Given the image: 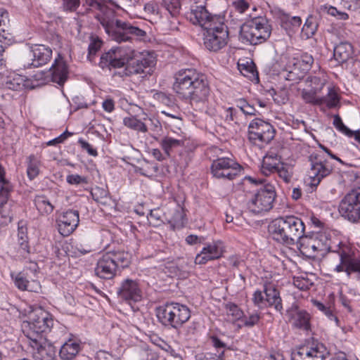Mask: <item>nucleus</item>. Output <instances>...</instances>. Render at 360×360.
<instances>
[{"label": "nucleus", "instance_id": "nucleus-27", "mask_svg": "<svg viewBox=\"0 0 360 360\" xmlns=\"http://www.w3.org/2000/svg\"><path fill=\"white\" fill-rule=\"evenodd\" d=\"M264 292L265 294L266 307H274L276 311L281 313L283 311L282 300L276 285L271 283H264Z\"/></svg>", "mask_w": 360, "mask_h": 360}, {"label": "nucleus", "instance_id": "nucleus-10", "mask_svg": "<svg viewBox=\"0 0 360 360\" xmlns=\"http://www.w3.org/2000/svg\"><path fill=\"white\" fill-rule=\"evenodd\" d=\"M310 168L308 172V185L316 188L321 181L330 176L334 169L333 165L330 162L323 151L316 150L309 156Z\"/></svg>", "mask_w": 360, "mask_h": 360}, {"label": "nucleus", "instance_id": "nucleus-21", "mask_svg": "<svg viewBox=\"0 0 360 360\" xmlns=\"http://www.w3.org/2000/svg\"><path fill=\"white\" fill-rule=\"evenodd\" d=\"M79 222V211L68 210L60 214L57 219L58 232L63 236H68L77 229Z\"/></svg>", "mask_w": 360, "mask_h": 360}, {"label": "nucleus", "instance_id": "nucleus-40", "mask_svg": "<svg viewBox=\"0 0 360 360\" xmlns=\"http://www.w3.org/2000/svg\"><path fill=\"white\" fill-rule=\"evenodd\" d=\"M318 94L319 93L305 88L302 90L301 96L306 103L314 105H321V100H320L321 96H318Z\"/></svg>", "mask_w": 360, "mask_h": 360}, {"label": "nucleus", "instance_id": "nucleus-20", "mask_svg": "<svg viewBox=\"0 0 360 360\" xmlns=\"http://www.w3.org/2000/svg\"><path fill=\"white\" fill-rule=\"evenodd\" d=\"M224 246L220 240L206 243L201 251L195 256V264H205L210 261L218 259L223 256Z\"/></svg>", "mask_w": 360, "mask_h": 360}, {"label": "nucleus", "instance_id": "nucleus-55", "mask_svg": "<svg viewBox=\"0 0 360 360\" xmlns=\"http://www.w3.org/2000/svg\"><path fill=\"white\" fill-rule=\"evenodd\" d=\"M164 7L173 15L180 8V3L179 0H162Z\"/></svg>", "mask_w": 360, "mask_h": 360}, {"label": "nucleus", "instance_id": "nucleus-15", "mask_svg": "<svg viewBox=\"0 0 360 360\" xmlns=\"http://www.w3.org/2000/svg\"><path fill=\"white\" fill-rule=\"evenodd\" d=\"M329 355L327 348L319 342H308L292 352V360H325Z\"/></svg>", "mask_w": 360, "mask_h": 360}, {"label": "nucleus", "instance_id": "nucleus-43", "mask_svg": "<svg viewBox=\"0 0 360 360\" xmlns=\"http://www.w3.org/2000/svg\"><path fill=\"white\" fill-rule=\"evenodd\" d=\"M314 305L321 311H322L330 321H335L336 326H339V319L334 314L333 311L326 306H325L323 303L314 300L313 301Z\"/></svg>", "mask_w": 360, "mask_h": 360}, {"label": "nucleus", "instance_id": "nucleus-26", "mask_svg": "<svg viewBox=\"0 0 360 360\" xmlns=\"http://www.w3.org/2000/svg\"><path fill=\"white\" fill-rule=\"evenodd\" d=\"M50 71L53 82L63 86L67 81L69 75L68 66L60 55L55 59Z\"/></svg>", "mask_w": 360, "mask_h": 360}, {"label": "nucleus", "instance_id": "nucleus-57", "mask_svg": "<svg viewBox=\"0 0 360 360\" xmlns=\"http://www.w3.org/2000/svg\"><path fill=\"white\" fill-rule=\"evenodd\" d=\"M304 248L307 250L308 252L313 254V256L320 255V252L316 251V243L314 241L311 237L307 238L303 244Z\"/></svg>", "mask_w": 360, "mask_h": 360}, {"label": "nucleus", "instance_id": "nucleus-56", "mask_svg": "<svg viewBox=\"0 0 360 360\" xmlns=\"http://www.w3.org/2000/svg\"><path fill=\"white\" fill-rule=\"evenodd\" d=\"M232 5L234 9L240 13H244L250 8V4L247 0H236Z\"/></svg>", "mask_w": 360, "mask_h": 360}, {"label": "nucleus", "instance_id": "nucleus-45", "mask_svg": "<svg viewBox=\"0 0 360 360\" xmlns=\"http://www.w3.org/2000/svg\"><path fill=\"white\" fill-rule=\"evenodd\" d=\"M25 80L20 75H15L13 78L9 77L6 82V87L18 91L22 89L25 86Z\"/></svg>", "mask_w": 360, "mask_h": 360}, {"label": "nucleus", "instance_id": "nucleus-28", "mask_svg": "<svg viewBox=\"0 0 360 360\" xmlns=\"http://www.w3.org/2000/svg\"><path fill=\"white\" fill-rule=\"evenodd\" d=\"M282 164L281 156L274 153H268L263 159L261 171L264 175L268 176L275 173Z\"/></svg>", "mask_w": 360, "mask_h": 360}, {"label": "nucleus", "instance_id": "nucleus-54", "mask_svg": "<svg viewBox=\"0 0 360 360\" xmlns=\"http://www.w3.org/2000/svg\"><path fill=\"white\" fill-rule=\"evenodd\" d=\"M75 252L76 255H84L91 252L94 250L92 246L89 243H77L74 246Z\"/></svg>", "mask_w": 360, "mask_h": 360}, {"label": "nucleus", "instance_id": "nucleus-41", "mask_svg": "<svg viewBox=\"0 0 360 360\" xmlns=\"http://www.w3.org/2000/svg\"><path fill=\"white\" fill-rule=\"evenodd\" d=\"M326 83L325 79L316 76L308 77L305 80L307 88L319 93L321 92Z\"/></svg>", "mask_w": 360, "mask_h": 360}, {"label": "nucleus", "instance_id": "nucleus-7", "mask_svg": "<svg viewBox=\"0 0 360 360\" xmlns=\"http://www.w3.org/2000/svg\"><path fill=\"white\" fill-rule=\"evenodd\" d=\"M129 263L128 252L123 250L107 252L98 259L95 272L101 278L111 279L117 271L127 267Z\"/></svg>", "mask_w": 360, "mask_h": 360}, {"label": "nucleus", "instance_id": "nucleus-2", "mask_svg": "<svg viewBox=\"0 0 360 360\" xmlns=\"http://www.w3.org/2000/svg\"><path fill=\"white\" fill-rule=\"evenodd\" d=\"M100 65L120 68L125 66L122 72H116L121 77L144 73L148 68L154 65V58L148 52H137L132 47H112L101 57Z\"/></svg>", "mask_w": 360, "mask_h": 360}, {"label": "nucleus", "instance_id": "nucleus-1", "mask_svg": "<svg viewBox=\"0 0 360 360\" xmlns=\"http://www.w3.org/2000/svg\"><path fill=\"white\" fill-rule=\"evenodd\" d=\"M173 89L178 96L202 111L207 105L210 89L207 77L194 68L179 70L174 75Z\"/></svg>", "mask_w": 360, "mask_h": 360}, {"label": "nucleus", "instance_id": "nucleus-42", "mask_svg": "<svg viewBox=\"0 0 360 360\" xmlns=\"http://www.w3.org/2000/svg\"><path fill=\"white\" fill-rule=\"evenodd\" d=\"M225 309L227 316H231L233 321L240 320L243 317V311L234 303L226 304Z\"/></svg>", "mask_w": 360, "mask_h": 360}, {"label": "nucleus", "instance_id": "nucleus-39", "mask_svg": "<svg viewBox=\"0 0 360 360\" xmlns=\"http://www.w3.org/2000/svg\"><path fill=\"white\" fill-rule=\"evenodd\" d=\"M240 72L251 80L259 81L258 73L255 65L252 62H247L245 64H238Z\"/></svg>", "mask_w": 360, "mask_h": 360}, {"label": "nucleus", "instance_id": "nucleus-30", "mask_svg": "<svg viewBox=\"0 0 360 360\" xmlns=\"http://www.w3.org/2000/svg\"><path fill=\"white\" fill-rule=\"evenodd\" d=\"M353 48L349 42H340L334 48V58L339 63L347 62L352 56Z\"/></svg>", "mask_w": 360, "mask_h": 360}, {"label": "nucleus", "instance_id": "nucleus-5", "mask_svg": "<svg viewBox=\"0 0 360 360\" xmlns=\"http://www.w3.org/2000/svg\"><path fill=\"white\" fill-rule=\"evenodd\" d=\"M101 25L109 37L118 43L130 41L134 36L141 37L146 35V32L143 30L129 22L117 19L115 11H112V15L103 19Z\"/></svg>", "mask_w": 360, "mask_h": 360}, {"label": "nucleus", "instance_id": "nucleus-37", "mask_svg": "<svg viewBox=\"0 0 360 360\" xmlns=\"http://www.w3.org/2000/svg\"><path fill=\"white\" fill-rule=\"evenodd\" d=\"M34 204L38 211L42 214H49L54 209V206L44 195L36 196Z\"/></svg>", "mask_w": 360, "mask_h": 360}, {"label": "nucleus", "instance_id": "nucleus-61", "mask_svg": "<svg viewBox=\"0 0 360 360\" xmlns=\"http://www.w3.org/2000/svg\"><path fill=\"white\" fill-rule=\"evenodd\" d=\"M11 221L8 211L4 207H0V227L8 225Z\"/></svg>", "mask_w": 360, "mask_h": 360}, {"label": "nucleus", "instance_id": "nucleus-35", "mask_svg": "<svg viewBox=\"0 0 360 360\" xmlns=\"http://www.w3.org/2000/svg\"><path fill=\"white\" fill-rule=\"evenodd\" d=\"M160 144L166 155L169 156L172 150L181 146L184 141L170 136H165L160 140Z\"/></svg>", "mask_w": 360, "mask_h": 360}, {"label": "nucleus", "instance_id": "nucleus-11", "mask_svg": "<svg viewBox=\"0 0 360 360\" xmlns=\"http://www.w3.org/2000/svg\"><path fill=\"white\" fill-rule=\"evenodd\" d=\"M204 30V45L210 51L217 52L228 44L229 30L224 22V18H219Z\"/></svg>", "mask_w": 360, "mask_h": 360}, {"label": "nucleus", "instance_id": "nucleus-52", "mask_svg": "<svg viewBox=\"0 0 360 360\" xmlns=\"http://www.w3.org/2000/svg\"><path fill=\"white\" fill-rule=\"evenodd\" d=\"M66 181L71 185H79L88 184V178L77 174H69L66 176Z\"/></svg>", "mask_w": 360, "mask_h": 360}, {"label": "nucleus", "instance_id": "nucleus-9", "mask_svg": "<svg viewBox=\"0 0 360 360\" xmlns=\"http://www.w3.org/2000/svg\"><path fill=\"white\" fill-rule=\"evenodd\" d=\"M271 25L265 16H258L241 26L240 39L243 42L257 45L266 41L271 36Z\"/></svg>", "mask_w": 360, "mask_h": 360}, {"label": "nucleus", "instance_id": "nucleus-12", "mask_svg": "<svg viewBox=\"0 0 360 360\" xmlns=\"http://www.w3.org/2000/svg\"><path fill=\"white\" fill-rule=\"evenodd\" d=\"M276 197L275 186L266 184L260 187L248 202V207L252 212L259 214L272 209Z\"/></svg>", "mask_w": 360, "mask_h": 360}, {"label": "nucleus", "instance_id": "nucleus-33", "mask_svg": "<svg viewBox=\"0 0 360 360\" xmlns=\"http://www.w3.org/2000/svg\"><path fill=\"white\" fill-rule=\"evenodd\" d=\"M321 105L325 104L329 109L340 106V98L333 86L328 88V93L325 96H321Z\"/></svg>", "mask_w": 360, "mask_h": 360}, {"label": "nucleus", "instance_id": "nucleus-60", "mask_svg": "<svg viewBox=\"0 0 360 360\" xmlns=\"http://www.w3.org/2000/svg\"><path fill=\"white\" fill-rule=\"evenodd\" d=\"M10 192L9 185H1L0 189V207H4V205L7 202L8 193Z\"/></svg>", "mask_w": 360, "mask_h": 360}, {"label": "nucleus", "instance_id": "nucleus-6", "mask_svg": "<svg viewBox=\"0 0 360 360\" xmlns=\"http://www.w3.org/2000/svg\"><path fill=\"white\" fill-rule=\"evenodd\" d=\"M158 321L165 327L179 329L191 317L189 308L178 302H166L156 309Z\"/></svg>", "mask_w": 360, "mask_h": 360}, {"label": "nucleus", "instance_id": "nucleus-18", "mask_svg": "<svg viewBox=\"0 0 360 360\" xmlns=\"http://www.w3.org/2000/svg\"><path fill=\"white\" fill-rule=\"evenodd\" d=\"M314 63V58L311 55L307 53L297 55L294 57H289L286 65V71L288 74L286 79L296 82L300 79L302 75L309 70Z\"/></svg>", "mask_w": 360, "mask_h": 360}, {"label": "nucleus", "instance_id": "nucleus-59", "mask_svg": "<svg viewBox=\"0 0 360 360\" xmlns=\"http://www.w3.org/2000/svg\"><path fill=\"white\" fill-rule=\"evenodd\" d=\"M143 120H148L150 122L149 129L155 132L159 133L162 130V125L158 119L155 117H144Z\"/></svg>", "mask_w": 360, "mask_h": 360}, {"label": "nucleus", "instance_id": "nucleus-14", "mask_svg": "<svg viewBox=\"0 0 360 360\" xmlns=\"http://www.w3.org/2000/svg\"><path fill=\"white\" fill-rule=\"evenodd\" d=\"M242 172V167L233 159L219 158L214 160L211 165V173L216 179L233 180Z\"/></svg>", "mask_w": 360, "mask_h": 360}, {"label": "nucleus", "instance_id": "nucleus-46", "mask_svg": "<svg viewBox=\"0 0 360 360\" xmlns=\"http://www.w3.org/2000/svg\"><path fill=\"white\" fill-rule=\"evenodd\" d=\"M276 172L285 183H289L290 181L292 176V169L288 165L283 163Z\"/></svg>", "mask_w": 360, "mask_h": 360}, {"label": "nucleus", "instance_id": "nucleus-29", "mask_svg": "<svg viewBox=\"0 0 360 360\" xmlns=\"http://www.w3.org/2000/svg\"><path fill=\"white\" fill-rule=\"evenodd\" d=\"M80 345L75 340L69 339L61 346L59 355L63 360H71L79 352Z\"/></svg>", "mask_w": 360, "mask_h": 360}, {"label": "nucleus", "instance_id": "nucleus-48", "mask_svg": "<svg viewBox=\"0 0 360 360\" xmlns=\"http://www.w3.org/2000/svg\"><path fill=\"white\" fill-rule=\"evenodd\" d=\"M18 238L20 244V251H22V254L29 253V245L27 240V237L23 228L18 229Z\"/></svg>", "mask_w": 360, "mask_h": 360}, {"label": "nucleus", "instance_id": "nucleus-22", "mask_svg": "<svg viewBox=\"0 0 360 360\" xmlns=\"http://www.w3.org/2000/svg\"><path fill=\"white\" fill-rule=\"evenodd\" d=\"M119 297L126 301L139 302L142 298V291L136 281L127 278L117 290Z\"/></svg>", "mask_w": 360, "mask_h": 360}, {"label": "nucleus", "instance_id": "nucleus-50", "mask_svg": "<svg viewBox=\"0 0 360 360\" xmlns=\"http://www.w3.org/2000/svg\"><path fill=\"white\" fill-rule=\"evenodd\" d=\"M252 302L255 307L263 309L266 307V301L265 300V296L263 295L262 291L257 290H255L252 295Z\"/></svg>", "mask_w": 360, "mask_h": 360}, {"label": "nucleus", "instance_id": "nucleus-3", "mask_svg": "<svg viewBox=\"0 0 360 360\" xmlns=\"http://www.w3.org/2000/svg\"><path fill=\"white\" fill-rule=\"evenodd\" d=\"M311 238L316 243V251L320 252L321 256L327 252H331L338 258L339 262L333 269L335 272H345L349 278L352 274H355L356 278L360 280V257L354 245L347 242H340L333 249L330 239L326 233H316Z\"/></svg>", "mask_w": 360, "mask_h": 360}, {"label": "nucleus", "instance_id": "nucleus-47", "mask_svg": "<svg viewBox=\"0 0 360 360\" xmlns=\"http://www.w3.org/2000/svg\"><path fill=\"white\" fill-rule=\"evenodd\" d=\"M333 124L338 131L345 136L352 134V130L345 125L339 115H335L333 116Z\"/></svg>", "mask_w": 360, "mask_h": 360}, {"label": "nucleus", "instance_id": "nucleus-13", "mask_svg": "<svg viewBox=\"0 0 360 360\" xmlns=\"http://www.w3.org/2000/svg\"><path fill=\"white\" fill-rule=\"evenodd\" d=\"M274 127L263 120L256 118L248 125V139L255 145L268 144L275 136Z\"/></svg>", "mask_w": 360, "mask_h": 360}, {"label": "nucleus", "instance_id": "nucleus-17", "mask_svg": "<svg viewBox=\"0 0 360 360\" xmlns=\"http://www.w3.org/2000/svg\"><path fill=\"white\" fill-rule=\"evenodd\" d=\"M52 50L43 44L30 46L28 51L23 56L25 68H38L46 64L51 58Z\"/></svg>", "mask_w": 360, "mask_h": 360}, {"label": "nucleus", "instance_id": "nucleus-16", "mask_svg": "<svg viewBox=\"0 0 360 360\" xmlns=\"http://www.w3.org/2000/svg\"><path fill=\"white\" fill-rule=\"evenodd\" d=\"M339 212L345 219L356 222L360 219V187L352 189L340 202Z\"/></svg>", "mask_w": 360, "mask_h": 360}, {"label": "nucleus", "instance_id": "nucleus-63", "mask_svg": "<svg viewBox=\"0 0 360 360\" xmlns=\"http://www.w3.org/2000/svg\"><path fill=\"white\" fill-rule=\"evenodd\" d=\"M212 345L217 350L222 349L226 347V344L221 341L217 336L212 335L210 338Z\"/></svg>", "mask_w": 360, "mask_h": 360}, {"label": "nucleus", "instance_id": "nucleus-64", "mask_svg": "<svg viewBox=\"0 0 360 360\" xmlns=\"http://www.w3.org/2000/svg\"><path fill=\"white\" fill-rule=\"evenodd\" d=\"M224 351H221L219 354L206 353L203 357H199V360H224Z\"/></svg>", "mask_w": 360, "mask_h": 360}, {"label": "nucleus", "instance_id": "nucleus-53", "mask_svg": "<svg viewBox=\"0 0 360 360\" xmlns=\"http://www.w3.org/2000/svg\"><path fill=\"white\" fill-rule=\"evenodd\" d=\"M80 0H62V8L65 12H75L80 6Z\"/></svg>", "mask_w": 360, "mask_h": 360}, {"label": "nucleus", "instance_id": "nucleus-25", "mask_svg": "<svg viewBox=\"0 0 360 360\" xmlns=\"http://www.w3.org/2000/svg\"><path fill=\"white\" fill-rule=\"evenodd\" d=\"M84 6H86L83 12H79V15H84L90 12L98 11L95 18L101 23L103 19L106 18L107 16L112 15V8H109L108 6L102 4L98 0H84Z\"/></svg>", "mask_w": 360, "mask_h": 360}, {"label": "nucleus", "instance_id": "nucleus-23", "mask_svg": "<svg viewBox=\"0 0 360 360\" xmlns=\"http://www.w3.org/2000/svg\"><path fill=\"white\" fill-rule=\"evenodd\" d=\"M287 316L295 328L308 330L310 328V315L305 310L293 304L287 310Z\"/></svg>", "mask_w": 360, "mask_h": 360}, {"label": "nucleus", "instance_id": "nucleus-4", "mask_svg": "<svg viewBox=\"0 0 360 360\" xmlns=\"http://www.w3.org/2000/svg\"><path fill=\"white\" fill-rule=\"evenodd\" d=\"M269 229L274 240L291 245L303 237L305 226L300 218L289 215L274 219Z\"/></svg>", "mask_w": 360, "mask_h": 360}, {"label": "nucleus", "instance_id": "nucleus-58", "mask_svg": "<svg viewBox=\"0 0 360 360\" xmlns=\"http://www.w3.org/2000/svg\"><path fill=\"white\" fill-rule=\"evenodd\" d=\"M80 146L83 150H85L89 155L96 157L98 155V152L96 148H94L90 143L87 141L83 140L82 139H79L78 141Z\"/></svg>", "mask_w": 360, "mask_h": 360}, {"label": "nucleus", "instance_id": "nucleus-62", "mask_svg": "<svg viewBox=\"0 0 360 360\" xmlns=\"http://www.w3.org/2000/svg\"><path fill=\"white\" fill-rule=\"evenodd\" d=\"M293 283L296 288L301 290H307L310 285L309 281L303 278H294Z\"/></svg>", "mask_w": 360, "mask_h": 360}, {"label": "nucleus", "instance_id": "nucleus-44", "mask_svg": "<svg viewBox=\"0 0 360 360\" xmlns=\"http://www.w3.org/2000/svg\"><path fill=\"white\" fill-rule=\"evenodd\" d=\"M261 319L260 313L254 311L252 313H248L247 316L242 318L243 326L248 328H252L258 324Z\"/></svg>", "mask_w": 360, "mask_h": 360}, {"label": "nucleus", "instance_id": "nucleus-38", "mask_svg": "<svg viewBox=\"0 0 360 360\" xmlns=\"http://www.w3.org/2000/svg\"><path fill=\"white\" fill-rule=\"evenodd\" d=\"M91 194L93 199L97 202L103 205L109 204L110 197L108 191L105 188L96 186L92 189Z\"/></svg>", "mask_w": 360, "mask_h": 360}, {"label": "nucleus", "instance_id": "nucleus-31", "mask_svg": "<svg viewBox=\"0 0 360 360\" xmlns=\"http://www.w3.org/2000/svg\"><path fill=\"white\" fill-rule=\"evenodd\" d=\"M15 286L21 290H28L35 292L39 288V283L35 281H30L27 280L26 275L20 272L17 274L14 278Z\"/></svg>", "mask_w": 360, "mask_h": 360}, {"label": "nucleus", "instance_id": "nucleus-19", "mask_svg": "<svg viewBox=\"0 0 360 360\" xmlns=\"http://www.w3.org/2000/svg\"><path fill=\"white\" fill-rule=\"evenodd\" d=\"M189 20L195 25H199L203 29L210 26L212 22L219 20V18H224L221 15H212L210 13L205 4H194L191 6L190 12L188 13Z\"/></svg>", "mask_w": 360, "mask_h": 360}, {"label": "nucleus", "instance_id": "nucleus-49", "mask_svg": "<svg viewBox=\"0 0 360 360\" xmlns=\"http://www.w3.org/2000/svg\"><path fill=\"white\" fill-rule=\"evenodd\" d=\"M148 220L154 226H159L163 221L162 211L160 209L150 210Z\"/></svg>", "mask_w": 360, "mask_h": 360}, {"label": "nucleus", "instance_id": "nucleus-51", "mask_svg": "<svg viewBox=\"0 0 360 360\" xmlns=\"http://www.w3.org/2000/svg\"><path fill=\"white\" fill-rule=\"evenodd\" d=\"M316 27V24L311 19H307L302 27V32L307 38H309L314 34Z\"/></svg>", "mask_w": 360, "mask_h": 360}, {"label": "nucleus", "instance_id": "nucleus-34", "mask_svg": "<svg viewBox=\"0 0 360 360\" xmlns=\"http://www.w3.org/2000/svg\"><path fill=\"white\" fill-rule=\"evenodd\" d=\"M123 124L127 128L138 132L146 133L148 130L146 123L132 115L124 117L123 119Z\"/></svg>", "mask_w": 360, "mask_h": 360}, {"label": "nucleus", "instance_id": "nucleus-32", "mask_svg": "<svg viewBox=\"0 0 360 360\" xmlns=\"http://www.w3.org/2000/svg\"><path fill=\"white\" fill-rule=\"evenodd\" d=\"M281 25L287 32H295L297 30L301 24L302 20L298 16H291L286 13H282L280 16Z\"/></svg>", "mask_w": 360, "mask_h": 360}, {"label": "nucleus", "instance_id": "nucleus-36", "mask_svg": "<svg viewBox=\"0 0 360 360\" xmlns=\"http://www.w3.org/2000/svg\"><path fill=\"white\" fill-rule=\"evenodd\" d=\"M27 174L30 180L36 178L39 174V168L41 166L40 160L34 155H31L27 158Z\"/></svg>", "mask_w": 360, "mask_h": 360}, {"label": "nucleus", "instance_id": "nucleus-24", "mask_svg": "<svg viewBox=\"0 0 360 360\" xmlns=\"http://www.w3.org/2000/svg\"><path fill=\"white\" fill-rule=\"evenodd\" d=\"M33 349V357L35 360H54L56 356L55 347L43 338L42 341L30 340Z\"/></svg>", "mask_w": 360, "mask_h": 360}, {"label": "nucleus", "instance_id": "nucleus-8", "mask_svg": "<svg viewBox=\"0 0 360 360\" xmlns=\"http://www.w3.org/2000/svg\"><path fill=\"white\" fill-rule=\"evenodd\" d=\"M53 320L50 314L42 309H37L29 315V320L22 326L24 335L29 340L42 341L44 335L50 331Z\"/></svg>", "mask_w": 360, "mask_h": 360}]
</instances>
